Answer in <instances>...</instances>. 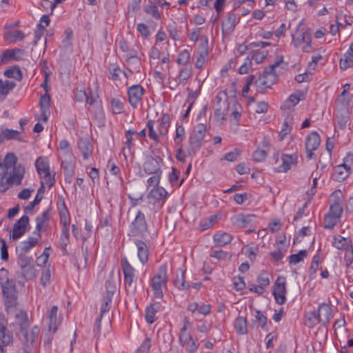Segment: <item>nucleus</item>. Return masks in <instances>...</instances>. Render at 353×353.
Masks as SVG:
<instances>
[{
    "label": "nucleus",
    "instance_id": "11",
    "mask_svg": "<svg viewBox=\"0 0 353 353\" xmlns=\"http://www.w3.org/2000/svg\"><path fill=\"white\" fill-rule=\"evenodd\" d=\"M353 164V155L347 154L342 164L335 166L333 169L332 178L339 182L345 180L351 173V165Z\"/></svg>",
    "mask_w": 353,
    "mask_h": 353
},
{
    "label": "nucleus",
    "instance_id": "47",
    "mask_svg": "<svg viewBox=\"0 0 353 353\" xmlns=\"http://www.w3.org/2000/svg\"><path fill=\"white\" fill-rule=\"evenodd\" d=\"M155 121L150 119L146 123V128L148 130V136L150 139L153 140L156 143L160 141V137H162L159 134V132L155 130Z\"/></svg>",
    "mask_w": 353,
    "mask_h": 353
},
{
    "label": "nucleus",
    "instance_id": "10",
    "mask_svg": "<svg viewBox=\"0 0 353 353\" xmlns=\"http://www.w3.org/2000/svg\"><path fill=\"white\" fill-rule=\"evenodd\" d=\"M274 164L275 165V171L276 172H287L291 169L292 166L296 164L298 161L297 153L294 152L290 154H282L281 159L279 158V152L273 154Z\"/></svg>",
    "mask_w": 353,
    "mask_h": 353
},
{
    "label": "nucleus",
    "instance_id": "2",
    "mask_svg": "<svg viewBox=\"0 0 353 353\" xmlns=\"http://www.w3.org/2000/svg\"><path fill=\"white\" fill-rule=\"evenodd\" d=\"M168 280V265L166 263L161 264L150 279V286L153 298L159 299L163 298Z\"/></svg>",
    "mask_w": 353,
    "mask_h": 353
},
{
    "label": "nucleus",
    "instance_id": "61",
    "mask_svg": "<svg viewBox=\"0 0 353 353\" xmlns=\"http://www.w3.org/2000/svg\"><path fill=\"white\" fill-rule=\"evenodd\" d=\"M70 242V226L62 227L60 236V243L65 249Z\"/></svg>",
    "mask_w": 353,
    "mask_h": 353
},
{
    "label": "nucleus",
    "instance_id": "29",
    "mask_svg": "<svg viewBox=\"0 0 353 353\" xmlns=\"http://www.w3.org/2000/svg\"><path fill=\"white\" fill-rule=\"evenodd\" d=\"M339 67L342 70L353 67V42L350 45L347 50L339 60Z\"/></svg>",
    "mask_w": 353,
    "mask_h": 353
},
{
    "label": "nucleus",
    "instance_id": "9",
    "mask_svg": "<svg viewBox=\"0 0 353 353\" xmlns=\"http://www.w3.org/2000/svg\"><path fill=\"white\" fill-rule=\"evenodd\" d=\"M280 63L276 62L266 68L263 74L256 79L255 84L259 90H263L270 88L276 81L277 74L276 68Z\"/></svg>",
    "mask_w": 353,
    "mask_h": 353
},
{
    "label": "nucleus",
    "instance_id": "35",
    "mask_svg": "<svg viewBox=\"0 0 353 353\" xmlns=\"http://www.w3.org/2000/svg\"><path fill=\"white\" fill-rule=\"evenodd\" d=\"M24 52L21 49L6 50L2 54L3 61H19L22 59Z\"/></svg>",
    "mask_w": 353,
    "mask_h": 353
},
{
    "label": "nucleus",
    "instance_id": "15",
    "mask_svg": "<svg viewBox=\"0 0 353 353\" xmlns=\"http://www.w3.org/2000/svg\"><path fill=\"white\" fill-rule=\"evenodd\" d=\"M127 93L129 103L133 108H137L142 105L144 89L140 84L130 86Z\"/></svg>",
    "mask_w": 353,
    "mask_h": 353
},
{
    "label": "nucleus",
    "instance_id": "60",
    "mask_svg": "<svg viewBox=\"0 0 353 353\" xmlns=\"http://www.w3.org/2000/svg\"><path fill=\"white\" fill-rule=\"evenodd\" d=\"M112 112L114 114H121L124 110V103L121 99L114 98L110 101Z\"/></svg>",
    "mask_w": 353,
    "mask_h": 353
},
{
    "label": "nucleus",
    "instance_id": "14",
    "mask_svg": "<svg viewBox=\"0 0 353 353\" xmlns=\"http://www.w3.org/2000/svg\"><path fill=\"white\" fill-rule=\"evenodd\" d=\"M121 265L123 273L124 285L125 287L130 288L137 279V271L126 257L121 259Z\"/></svg>",
    "mask_w": 353,
    "mask_h": 353
},
{
    "label": "nucleus",
    "instance_id": "34",
    "mask_svg": "<svg viewBox=\"0 0 353 353\" xmlns=\"http://www.w3.org/2000/svg\"><path fill=\"white\" fill-rule=\"evenodd\" d=\"M143 170L148 174L162 173L158 161L152 157H148L143 163Z\"/></svg>",
    "mask_w": 353,
    "mask_h": 353
},
{
    "label": "nucleus",
    "instance_id": "50",
    "mask_svg": "<svg viewBox=\"0 0 353 353\" xmlns=\"http://www.w3.org/2000/svg\"><path fill=\"white\" fill-rule=\"evenodd\" d=\"M4 37L10 42H16L17 41H21L25 37V34L21 30H15L12 32H7L4 35Z\"/></svg>",
    "mask_w": 353,
    "mask_h": 353
},
{
    "label": "nucleus",
    "instance_id": "36",
    "mask_svg": "<svg viewBox=\"0 0 353 353\" xmlns=\"http://www.w3.org/2000/svg\"><path fill=\"white\" fill-rule=\"evenodd\" d=\"M15 86L16 83L12 80L0 79V101H3Z\"/></svg>",
    "mask_w": 353,
    "mask_h": 353
},
{
    "label": "nucleus",
    "instance_id": "24",
    "mask_svg": "<svg viewBox=\"0 0 353 353\" xmlns=\"http://www.w3.org/2000/svg\"><path fill=\"white\" fill-rule=\"evenodd\" d=\"M316 313L320 320V323L323 325L329 323L330 319L333 317L331 307L325 303L319 305Z\"/></svg>",
    "mask_w": 353,
    "mask_h": 353
},
{
    "label": "nucleus",
    "instance_id": "58",
    "mask_svg": "<svg viewBox=\"0 0 353 353\" xmlns=\"http://www.w3.org/2000/svg\"><path fill=\"white\" fill-rule=\"evenodd\" d=\"M42 188L43 187L41 186V188L39 189L34 199L30 202L29 204L24 208V211L26 214L32 213L34 206L41 202L42 196L40 195V193L42 192Z\"/></svg>",
    "mask_w": 353,
    "mask_h": 353
},
{
    "label": "nucleus",
    "instance_id": "59",
    "mask_svg": "<svg viewBox=\"0 0 353 353\" xmlns=\"http://www.w3.org/2000/svg\"><path fill=\"white\" fill-rule=\"evenodd\" d=\"M21 270V273L26 280H30L36 277V270L33 263L26 266Z\"/></svg>",
    "mask_w": 353,
    "mask_h": 353
},
{
    "label": "nucleus",
    "instance_id": "30",
    "mask_svg": "<svg viewBox=\"0 0 353 353\" xmlns=\"http://www.w3.org/2000/svg\"><path fill=\"white\" fill-rule=\"evenodd\" d=\"M157 122L159 134L162 137H165L168 134L170 126V115L167 113L163 114Z\"/></svg>",
    "mask_w": 353,
    "mask_h": 353
},
{
    "label": "nucleus",
    "instance_id": "18",
    "mask_svg": "<svg viewBox=\"0 0 353 353\" xmlns=\"http://www.w3.org/2000/svg\"><path fill=\"white\" fill-rule=\"evenodd\" d=\"M29 223V218L26 215L22 216L14 224L10 237L14 240L21 238L26 232V227Z\"/></svg>",
    "mask_w": 353,
    "mask_h": 353
},
{
    "label": "nucleus",
    "instance_id": "38",
    "mask_svg": "<svg viewBox=\"0 0 353 353\" xmlns=\"http://www.w3.org/2000/svg\"><path fill=\"white\" fill-rule=\"evenodd\" d=\"M253 216L239 214L232 218V223L239 228H246L252 221Z\"/></svg>",
    "mask_w": 353,
    "mask_h": 353
},
{
    "label": "nucleus",
    "instance_id": "40",
    "mask_svg": "<svg viewBox=\"0 0 353 353\" xmlns=\"http://www.w3.org/2000/svg\"><path fill=\"white\" fill-rule=\"evenodd\" d=\"M119 47L123 52V59L138 54V51L132 48L125 39H122L119 42Z\"/></svg>",
    "mask_w": 353,
    "mask_h": 353
},
{
    "label": "nucleus",
    "instance_id": "56",
    "mask_svg": "<svg viewBox=\"0 0 353 353\" xmlns=\"http://www.w3.org/2000/svg\"><path fill=\"white\" fill-rule=\"evenodd\" d=\"M292 129V123L289 119H285L282 125L281 131L279 134V140L283 141L284 138L290 133Z\"/></svg>",
    "mask_w": 353,
    "mask_h": 353
},
{
    "label": "nucleus",
    "instance_id": "48",
    "mask_svg": "<svg viewBox=\"0 0 353 353\" xmlns=\"http://www.w3.org/2000/svg\"><path fill=\"white\" fill-rule=\"evenodd\" d=\"M48 220V214L47 212H43L40 216H37L36 219V228L33 234H40V232L46 228Z\"/></svg>",
    "mask_w": 353,
    "mask_h": 353
},
{
    "label": "nucleus",
    "instance_id": "7",
    "mask_svg": "<svg viewBox=\"0 0 353 353\" xmlns=\"http://www.w3.org/2000/svg\"><path fill=\"white\" fill-rule=\"evenodd\" d=\"M350 97L339 96L334 105V115L341 128L349 121V105Z\"/></svg>",
    "mask_w": 353,
    "mask_h": 353
},
{
    "label": "nucleus",
    "instance_id": "51",
    "mask_svg": "<svg viewBox=\"0 0 353 353\" xmlns=\"http://www.w3.org/2000/svg\"><path fill=\"white\" fill-rule=\"evenodd\" d=\"M234 328L239 334H244L247 332V322L244 317L239 316L234 321Z\"/></svg>",
    "mask_w": 353,
    "mask_h": 353
},
{
    "label": "nucleus",
    "instance_id": "32",
    "mask_svg": "<svg viewBox=\"0 0 353 353\" xmlns=\"http://www.w3.org/2000/svg\"><path fill=\"white\" fill-rule=\"evenodd\" d=\"M161 305L159 302H154L145 308V319L148 323L152 324L156 320V314L161 310Z\"/></svg>",
    "mask_w": 353,
    "mask_h": 353
},
{
    "label": "nucleus",
    "instance_id": "26",
    "mask_svg": "<svg viewBox=\"0 0 353 353\" xmlns=\"http://www.w3.org/2000/svg\"><path fill=\"white\" fill-rule=\"evenodd\" d=\"M236 16L234 12H228L222 21V33L225 35L230 34L236 26Z\"/></svg>",
    "mask_w": 353,
    "mask_h": 353
},
{
    "label": "nucleus",
    "instance_id": "49",
    "mask_svg": "<svg viewBox=\"0 0 353 353\" xmlns=\"http://www.w3.org/2000/svg\"><path fill=\"white\" fill-rule=\"evenodd\" d=\"M268 51L261 50H253L249 54L250 60L252 59L257 64L261 63L265 59Z\"/></svg>",
    "mask_w": 353,
    "mask_h": 353
},
{
    "label": "nucleus",
    "instance_id": "8",
    "mask_svg": "<svg viewBox=\"0 0 353 353\" xmlns=\"http://www.w3.org/2000/svg\"><path fill=\"white\" fill-rule=\"evenodd\" d=\"M331 244L336 250L345 252L344 259L345 265L347 267L350 266L353 262V244L352 240L340 234H335L332 236Z\"/></svg>",
    "mask_w": 353,
    "mask_h": 353
},
{
    "label": "nucleus",
    "instance_id": "23",
    "mask_svg": "<svg viewBox=\"0 0 353 353\" xmlns=\"http://www.w3.org/2000/svg\"><path fill=\"white\" fill-rule=\"evenodd\" d=\"M305 99V94L301 91H296L291 94L283 103L281 109L291 110L296 106L301 101Z\"/></svg>",
    "mask_w": 353,
    "mask_h": 353
},
{
    "label": "nucleus",
    "instance_id": "42",
    "mask_svg": "<svg viewBox=\"0 0 353 353\" xmlns=\"http://www.w3.org/2000/svg\"><path fill=\"white\" fill-rule=\"evenodd\" d=\"M163 50H165V48L163 46L154 44L149 52L150 63H155V61L161 59L163 57L162 54Z\"/></svg>",
    "mask_w": 353,
    "mask_h": 353
},
{
    "label": "nucleus",
    "instance_id": "37",
    "mask_svg": "<svg viewBox=\"0 0 353 353\" xmlns=\"http://www.w3.org/2000/svg\"><path fill=\"white\" fill-rule=\"evenodd\" d=\"M168 195V193L166 190L161 186H159L151 189L148 196L149 199H152L154 201H160L165 199Z\"/></svg>",
    "mask_w": 353,
    "mask_h": 353
},
{
    "label": "nucleus",
    "instance_id": "16",
    "mask_svg": "<svg viewBox=\"0 0 353 353\" xmlns=\"http://www.w3.org/2000/svg\"><path fill=\"white\" fill-rule=\"evenodd\" d=\"M321 143L319 134L313 131L307 135L305 141L306 149V157L308 159H312L314 157V151L316 150Z\"/></svg>",
    "mask_w": 353,
    "mask_h": 353
},
{
    "label": "nucleus",
    "instance_id": "43",
    "mask_svg": "<svg viewBox=\"0 0 353 353\" xmlns=\"http://www.w3.org/2000/svg\"><path fill=\"white\" fill-rule=\"evenodd\" d=\"M13 339L9 331L0 330V353L5 352V347L10 345Z\"/></svg>",
    "mask_w": 353,
    "mask_h": 353
},
{
    "label": "nucleus",
    "instance_id": "62",
    "mask_svg": "<svg viewBox=\"0 0 353 353\" xmlns=\"http://www.w3.org/2000/svg\"><path fill=\"white\" fill-rule=\"evenodd\" d=\"M190 59V53L189 50L185 49L179 53L178 57L176 59V63L179 65L185 66L189 63Z\"/></svg>",
    "mask_w": 353,
    "mask_h": 353
},
{
    "label": "nucleus",
    "instance_id": "53",
    "mask_svg": "<svg viewBox=\"0 0 353 353\" xmlns=\"http://www.w3.org/2000/svg\"><path fill=\"white\" fill-rule=\"evenodd\" d=\"M340 219L341 218L339 216L327 213L324 217V228L326 229H333L340 221Z\"/></svg>",
    "mask_w": 353,
    "mask_h": 353
},
{
    "label": "nucleus",
    "instance_id": "19",
    "mask_svg": "<svg viewBox=\"0 0 353 353\" xmlns=\"http://www.w3.org/2000/svg\"><path fill=\"white\" fill-rule=\"evenodd\" d=\"M206 134V126L203 123L197 124L193 130V133L190 137V144L192 147L199 148L201 143L203 140Z\"/></svg>",
    "mask_w": 353,
    "mask_h": 353
},
{
    "label": "nucleus",
    "instance_id": "46",
    "mask_svg": "<svg viewBox=\"0 0 353 353\" xmlns=\"http://www.w3.org/2000/svg\"><path fill=\"white\" fill-rule=\"evenodd\" d=\"M126 65L130 69L133 70L134 72H139L141 68V58L139 53L124 59Z\"/></svg>",
    "mask_w": 353,
    "mask_h": 353
},
{
    "label": "nucleus",
    "instance_id": "41",
    "mask_svg": "<svg viewBox=\"0 0 353 353\" xmlns=\"http://www.w3.org/2000/svg\"><path fill=\"white\" fill-rule=\"evenodd\" d=\"M154 44L159 45V46H163L165 48V51H168L170 48V44L168 39L167 34L162 29H159L157 31L155 35Z\"/></svg>",
    "mask_w": 353,
    "mask_h": 353
},
{
    "label": "nucleus",
    "instance_id": "54",
    "mask_svg": "<svg viewBox=\"0 0 353 353\" xmlns=\"http://www.w3.org/2000/svg\"><path fill=\"white\" fill-rule=\"evenodd\" d=\"M208 57V52L205 48H203L202 50L198 51L196 54V61L195 63L196 68H202Z\"/></svg>",
    "mask_w": 353,
    "mask_h": 353
},
{
    "label": "nucleus",
    "instance_id": "1",
    "mask_svg": "<svg viewBox=\"0 0 353 353\" xmlns=\"http://www.w3.org/2000/svg\"><path fill=\"white\" fill-rule=\"evenodd\" d=\"M17 161L13 152L7 153L3 159L0 157V193H4L14 184H21L26 170Z\"/></svg>",
    "mask_w": 353,
    "mask_h": 353
},
{
    "label": "nucleus",
    "instance_id": "5",
    "mask_svg": "<svg viewBox=\"0 0 353 353\" xmlns=\"http://www.w3.org/2000/svg\"><path fill=\"white\" fill-rule=\"evenodd\" d=\"M290 46L296 51L310 53L313 50L312 34L305 28H297L291 35Z\"/></svg>",
    "mask_w": 353,
    "mask_h": 353
},
{
    "label": "nucleus",
    "instance_id": "21",
    "mask_svg": "<svg viewBox=\"0 0 353 353\" xmlns=\"http://www.w3.org/2000/svg\"><path fill=\"white\" fill-rule=\"evenodd\" d=\"M50 98L48 94L43 95L40 99L41 114L37 118L39 121L46 122L50 114Z\"/></svg>",
    "mask_w": 353,
    "mask_h": 353
},
{
    "label": "nucleus",
    "instance_id": "25",
    "mask_svg": "<svg viewBox=\"0 0 353 353\" xmlns=\"http://www.w3.org/2000/svg\"><path fill=\"white\" fill-rule=\"evenodd\" d=\"M134 243L137 249V256L139 261L145 265L148 261L149 250L148 245L145 242L139 239H134Z\"/></svg>",
    "mask_w": 353,
    "mask_h": 353
},
{
    "label": "nucleus",
    "instance_id": "57",
    "mask_svg": "<svg viewBox=\"0 0 353 353\" xmlns=\"http://www.w3.org/2000/svg\"><path fill=\"white\" fill-rule=\"evenodd\" d=\"M59 219L60 224L62 227L70 226L71 218L66 208L64 207L59 211Z\"/></svg>",
    "mask_w": 353,
    "mask_h": 353
},
{
    "label": "nucleus",
    "instance_id": "27",
    "mask_svg": "<svg viewBox=\"0 0 353 353\" xmlns=\"http://www.w3.org/2000/svg\"><path fill=\"white\" fill-rule=\"evenodd\" d=\"M58 307L55 305L52 306L48 315V330L52 334L57 330L61 322L57 319Z\"/></svg>",
    "mask_w": 353,
    "mask_h": 353
},
{
    "label": "nucleus",
    "instance_id": "44",
    "mask_svg": "<svg viewBox=\"0 0 353 353\" xmlns=\"http://www.w3.org/2000/svg\"><path fill=\"white\" fill-rule=\"evenodd\" d=\"M185 137V128L179 123L176 124L175 135L174 142L176 146H183V141Z\"/></svg>",
    "mask_w": 353,
    "mask_h": 353
},
{
    "label": "nucleus",
    "instance_id": "45",
    "mask_svg": "<svg viewBox=\"0 0 353 353\" xmlns=\"http://www.w3.org/2000/svg\"><path fill=\"white\" fill-rule=\"evenodd\" d=\"M3 74L8 79H13L20 81L23 78V74L21 69L18 66H12L6 69Z\"/></svg>",
    "mask_w": 353,
    "mask_h": 353
},
{
    "label": "nucleus",
    "instance_id": "17",
    "mask_svg": "<svg viewBox=\"0 0 353 353\" xmlns=\"http://www.w3.org/2000/svg\"><path fill=\"white\" fill-rule=\"evenodd\" d=\"M155 63H150L154 68V77L163 80L165 78V72L170 68V59L168 54L164 55L161 59L155 61Z\"/></svg>",
    "mask_w": 353,
    "mask_h": 353
},
{
    "label": "nucleus",
    "instance_id": "4",
    "mask_svg": "<svg viewBox=\"0 0 353 353\" xmlns=\"http://www.w3.org/2000/svg\"><path fill=\"white\" fill-rule=\"evenodd\" d=\"M10 321L9 325L14 331L24 332L29 328L30 322L27 312L19 305L6 308Z\"/></svg>",
    "mask_w": 353,
    "mask_h": 353
},
{
    "label": "nucleus",
    "instance_id": "6",
    "mask_svg": "<svg viewBox=\"0 0 353 353\" xmlns=\"http://www.w3.org/2000/svg\"><path fill=\"white\" fill-rule=\"evenodd\" d=\"M37 172L41 179V186L51 188L55 183L54 174L50 170V161L46 157H38L34 163Z\"/></svg>",
    "mask_w": 353,
    "mask_h": 353
},
{
    "label": "nucleus",
    "instance_id": "52",
    "mask_svg": "<svg viewBox=\"0 0 353 353\" xmlns=\"http://www.w3.org/2000/svg\"><path fill=\"white\" fill-rule=\"evenodd\" d=\"M155 1L152 2V1H149L148 4L145 7V12L152 16L154 19H159L161 18V13L157 8V6Z\"/></svg>",
    "mask_w": 353,
    "mask_h": 353
},
{
    "label": "nucleus",
    "instance_id": "13",
    "mask_svg": "<svg viewBox=\"0 0 353 353\" xmlns=\"http://www.w3.org/2000/svg\"><path fill=\"white\" fill-rule=\"evenodd\" d=\"M287 281L284 276L277 277L273 286V296L275 301L279 305H283L286 302Z\"/></svg>",
    "mask_w": 353,
    "mask_h": 353
},
{
    "label": "nucleus",
    "instance_id": "12",
    "mask_svg": "<svg viewBox=\"0 0 353 353\" xmlns=\"http://www.w3.org/2000/svg\"><path fill=\"white\" fill-rule=\"evenodd\" d=\"M148 231V226L145 219V215L141 211H139L133 222L131 223L128 234L131 236H145Z\"/></svg>",
    "mask_w": 353,
    "mask_h": 353
},
{
    "label": "nucleus",
    "instance_id": "22",
    "mask_svg": "<svg viewBox=\"0 0 353 353\" xmlns=\"http://www.w3.org/2000/svg\"><path fill=\"white\" fill-rule=\"evenodd\" d=\"M179 341L181 346L190 353L194 352L197 350L199 344L194 339L192 334H184L179 336Z\"/></svg>",
    "mask_w": 353,
    "mask_h": 353
},
{
    "label": "nucleus",
    "instance_id": "39",
    "mask_svg": "<svg viewBox=\"0 0 353 353\" xmlns=\"http://www.w3.org/2000/svg\"><path fill=\"white\" fill-rule=\"evenodd\" d=\"M174 285L179 290H188L190 285L185 281V271L177 270V275L174 280Z\"/></svg>",
    "mask_w": 353,
    "mask_h": 353
},
{
    "label": "nucleus",
    "instance_id": "28",
    "mask_svg": "<svg viewBox=\"0 0 353 353\" xmlns=\"http://www.w3.org/2000/svg\"><path fill=\"white\" fill-rule=\"evenodd\" d=\"M77 146L84 160H88L91 158L93 146L88 139H80L77 143Z\"/></svg>",
    "mask_w": 353,
    "mask_h": 353
},
{
    "label": "nucleus",
    "instance_id": "64",
    "mask_svg": "<svg viewBox=\"0 0 353 353\" xmlns=\"http://www.w3.org/2000/svg\"><path fill=\"white\" fill-rule=\"evenodd\" d=\"M191 74V69L188 67H184L179 70L176 77L177 81L179 83H185Z\"/></svg>",
    "mask_w": 353,
    "mask_h": 353
},
{
    "label": "nucleus",
    "instance_id": "20",
    "mask_svg": "<svg viewBox=\"0 0 353 353\" xmlns=\"http://www.w3.org/2000/svg\"><path fill=\"white\" fill-rule=\"evenodd\" d=\"M40 330L38 326H34L30 330L26 329L24 332H19L22 334V341L27 348L33 347L37 342Z\"/></svg>",
    "mask_w": 353,
    "mask_h": 353
},
{
    "label": "nucleus",
    "instance_id": "33",
    "mask_svg": "<svg viewBox=\"0 0 353 353\" xmlns=\"http://www.w3.org/2000/svg\"><path fill=\"white\" fill-rule=\"evenodd\" d=\"M232 240L233 236L223 231H219L213 235V241L216 246H224Z\"/></svg>",
    "mask_w": 353,
    "mask_h": 353
},
{
    "label": "nucleus",
    "instance_id": "31",
    "mask_svg": "<svg viewBox=\"0 0 353 353\" xmlns=\"http://www.w3.org/2000/svg\"><path fill=\"white\" fill-rule=\"evenodd\" d=\"M34 236H29L27 239L21 241L19 245V250L23 254L28 252L32 248H34L38 243L41 238L39 233L34 234Z\"/></svg>",
    "mask_w": 353,
    "mask_h": 353
},
{
    "label": "nucleus",
    "instance_id": "55",
    "mask_svg": "<svg viewBox=\"0 0 353 353\" xmlns=\"http://www.w3.org/2000/svg\"><path fill=\"white\" fill-rule=\"evenodd\" d=\"M318 323H320L316 312L312 311L308 312L305 316V325L309 327H313Z\"/></svg>",
    "mask_w": 353,
    "mask_h": 353
},
{
    "label": "nucleus",
    "instance_id": "3",
    "mask_svg": "<svg viewBox=\"0 0 353 353\" xmlns=\"http://www.w3.org/2000/svg\"><path fill=\"white\" fill-rule=\"evenodd\" d=\"M0 286L6 308L17 305L18 292L16 289L15 281L8 277V272L3 268L1 270Z\"/></svg>",
    "mask_w": 353,
    "mask_h": 353
},
{
    "label": "nucleus",
    "instance_id": "63",
    "mask_svg": "<svg viewBox=\"0 0 353 353\" xmlns=\"http://www.w3.org/2000/svg\"><path fill=\"white\" fill-rule=\"evenodd\" d=\"M307 256V251L305 250H300L298 253L290 256L289 262L291 264H297Z\"/></svg>",
    "mask_w": 353,
    "mask_h": 353
}]
</instances>
